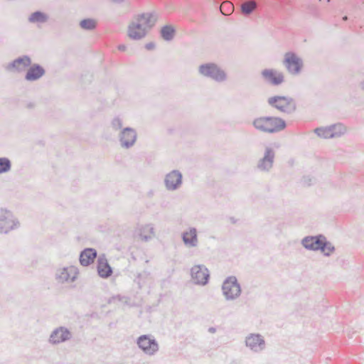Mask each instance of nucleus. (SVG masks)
<instances>
[{
  "label": "nucleus",
  "mask_w": 364,
  "mask_h": 364,
  "mask_svg": "<svg viewBox=\"0 0 364 364\" xmlns=\"http://www.w3.org/2000/svg\"><path fill=\"white\" fill-rule=\"evenodd\" d=\"M253 127L258 132L267 134H275L285 129V120L279 117L263 116L252 120Z\"/></svg>",
  "instance_id": "nucleus-1"
},
{
  "label": "nucleus",
  "mask_w": 364,
  "mask_h": 364,
  "mask_svg": "<svg viewBox=\"0 0 364 364\" xmlns=\"http://www.w3.org/2000/svg\"><path fill=\"white\" fill-rule=\"evenodd\" d=\"M301 244L308 250L321 251L326 257H329L336 250L334 245L322 234L306 236Z\"/></svg>",
  "instance_id": "nucleus-2"
},
{
  "label": "nucleus",
  "mask_w": 364,
  "mask_h": 364,
  "mask_svg": "<svg viewBox=\"0 0 364 364\" xmlns=\"http://www.w3.org/2000/svg\"><path fill=\"white\" fill-rule=\"evenodd\" d=\"M198 73L203 77L210 79L216 82H223L228 79L226 72L215 63L200 65Z\"/></svg>",
  "instance_id": "nucleus-3"
},
{
  "label": "nucleus",
  "mask_w": 364,
  "mask_h": 364,
  "mask_svg": "<svg viewBox=\"0 0 364 364\" xmlns=\"http://www.w3.org/2000/svg\"><path fill=\"white\" fill-rule=\"evenodd\" d=\"M268 105L287 114H291L296 110V102L291 97L274 95L267 100Z\"/></svg>",
  "instance_id": "nucleus-4"
},
{
  "label": "nucleus",
  "mask_w": 364,
  "mask_h": 364,
  "mask_svg": "<svg viewBox=\"0 0 364 364\" xmlns=\"http://www.w3.org/2000/svg\"><path fill=\"white\" fill-rule=\"evenodd\" d=\"M222 291L227 301H233L237 299L241 294V287L236 277H227L223 283Z\"/></svg>",
  "instance_id": "nucleus-5"
},
{
  "label": "nucleus",
  "mask_w": 364,
  "mask_h": 364,
  "mask_svg": "<svg viewBox=\"0 0 364 364\" xmlns=\"http://www.w3.org/2000/svg\"><path fill=\"white\" fill-rule=\"evenodd\" d=\"M136 343L138 348L146 355H154L159 350V345L151 334H144L136 338Z\"/></svg>",
  "instance_id": "nucleus-6"
},
{
  "label": "nucleus",
  "mask_w": 364,
  "mask_h": 364,
  "mask_svg": "<svg viewBox=\"0 0 364 364\" xmlns=\"http://www.w3.org/2000/svg\"><path fill=\"white\" fill-rule=\"evenodd\" d=\"M283 65L289 74L298 75L301 72L304 62L295 53L287 52L284 54Z\"/></svg>",
  "instance_id": "nucleus-7"
},
{
  "label": "nucleus",
  "mask_w": 364,
  "mask_h": 364,
  "mask_svg": "<svg viewBox=\"0 0 364 364\" xmlns=\"http://www.w3.org/2000/svg\"><path fill=\"white\" fill-rule=\"evenodd\" d=\"M20 224L9 210H1L0 213V233L7 234L17 229Z\"/></svg>",
  "instance_id": "nucleus-8"
},
{
  "label": "nucleus",
  "mask_w": 364,
  "mask_h": 364,
  "mask_svg": "<svg viewBox=\"0 0 364 364\" xmlns=\"http://www.w3.org/2000/svg\"><path fill=\"white\" fill-rule=\"evenodd\" d=\"M148 33V30L142 23L141 19H138V15L134 17L127 27L128 37L134 41H139L144 38Z\"/></svg>",
  "instance_id": "nucleus-9"
},
{
  "label": "nucleus",
  "mask_w": 364,
  "mask_h": 364,
  "mask_svg": "<svg viewBox=\"0 0 364 364\" xmlns=\"http://www.w3.org/2000/svg\"><path fill=\"white\" fill-rule=\"evenodd\" d=\"M275 159V151L271 146H266L263 156L258 160L257 168L265 173H269L273 168Z\"/></svg>",
  "instance_id": "nucleus-10"
},
{
  "label": "nucleus",
  "mask_w": 364,
  "mask_h": 364,
  "mask_svg": "<svg viewBox=\"0 0 364 364\" xmlns=\"http://www.w3.org/2000/svg\"><path fill=\"white\" fill-rule=\"evenodd\" d=\"M73 338L72 332L65 326H58L53 330L48 343L56 346L70 341Z\"/></svg>",
  "instance_id": "nucleus-11"
},
{
  "label": "nucleus",
  "mask_w": 364,
  "mask_h": 364,
  "mask_svg": "<svg viewBox=\"0 0 364 364\" xmlns=\"http://www.w3.org/2000/svg\"><path fill=\"white\" fill-rule=\"evenodd\" d=\"M137 139L136 131L132 127L123 128L118 134V139L122 148L129 149L136 143Z\"/></svg>",
  "instance_id": "nucleus-12"
},
{
  "label": "nucleus",
  "mask_w": 364,
  "mask_h": 364,
  "mask_svg": "<svg viewBox=\"0 0 364 364\" xmlns=\"http://www.w3.org/2000/svg\"><path fill=\"white\" fill-rule=\"evenodd\" d=\"M191 276L194 284L202 286L207 284L210 279L209 270L203 264L194 265L191 269Z\"/></svg>",
  "instance_id": "nucleus-13"
},
{
  "label": "nucleus",
  "mask_w": 364,
  "mask_h": 364,
  "mask_svg": "<svg viewBox=\"0 0 364 364\" xmlns=\"http://www.w3.org/2000/svg\"><path fill=\"white\" fill-rule=\"evenodd\" d=\"M31 65V58L27 55H21L5 66V70L12 73H22Z\"/></svg>",
  "instance_id": "nucleus-14"
},
{
  "label": "nucleus",
  "mask_w": 364,
  "mask_h": 364,
  "mask_svg": "<svg viewBox=\"0 0 364 364\" xmlns=\"http://www.w3.org/2000/svg\"><path fill=\"white\" fill-rule=\"evenodd\" d=\"M245 346L254 353H260L266 348V343L261 334L250 333L245 338Z\"/></svg>",
  "instance_id": "nucleus-15"
},
{
  "label": "nucleus",
  "mask_w": 364,
  "mask_h": 364,
  "mask_svg": "<svg viewBox=\"0 0 364 364\" xmlns=\"http://www.w3.org/2000/svg\"><path fill=\"white\" fill-rule=\"evenodd\" d=\"M77 269L74 266H70L57 269L55 279L60 283L73 282L77 279Z\"/></svg>",
  "instance_id": "nucleus-16"
},
{
  "label": "nucleus",
  "mask_w": 364,
  "mask_h": 364,
  "mask_svg": "<svg viewBox=\"0 0 364 364\" xmlns=\"http://www.w3.org/2000/svg\"><path fill=\"white\" fill-rule=\"evenodd\" d=\"M261 76L266 82L274 86H278L284 81V74L274 69H264L262 70Z\"/></svg>",
  "instance_id": "nucleus-17"
},
{
  "label": "nucleus",
  "mask_w": 364,
  "mask_h": 364,
  "mask_svg": "<svg viewBox=\"0 0 364 364\" xmlns=\"http://www.w3.org/2000/svg\"><path fill=\"white\" fill-rule=\"evenodd\" d=\"M182 173L178 170H173L165 176L164 183L168 191H176L182 184Z\"/></svg>",
  "instance_id": "nucleus-18"
},
{
  "label": "nucleus",
  "mask_w": 364,
  "mask_h": 364,
  "mask_svg": "<svg viewBox=\"0 0 364 364\" xmlns=\"http://www.w3.org/2000/svg\"><path fill=\"white\" fill-rule=\"evenodd\" d=\"M182 240L187 247H196L198 246V233L196 228H190L188 230L184 231L181 234Z\"/></svg>",
  "instance_id": "nucleus-19"
},
{
  "label": "nucleus",
  "mask_w": 364,
  "mask_h": 364,
  "mask_svg": "<svg viewBox=\"0 0 364 364\" xmlns=\"http://www.w3.org/2000/svg\"><path fill=\"white\" fill-rule=\"evenodd\" d=\"M46 73L45 69L39 64L31 65L25 75V80L33 82L39 80Z\"/></svg>",
  "instance_id": "nucleus-20"
},
{
  "label": "nucleus",
  "mask_w": 364,
  "mask_h": 364,
  "mask_svg": "<svg viewBox=\"0 0 364 364\" xmlns=\"http://www.w3.org/2000/svg\"><path fill=\"white\" fill-rule=\"evenodd\" d=\"M97 273L102 278L106 279L112 274V269L105 257H99L97 259Z\"/></svg>",
  "instance_id": "nucleus-21"
},
{
  "label": "nucleus",
  "mask_w": 364,
  "mask_h": 364,
  "mask_svg": "<svg viewBox=\"0 0 364 364\" xmlns=\"http://www.w3.org/2000/svg\"><path fill=\"white\" fill-rule=\"evenodd\" d=\"M97 257V251L92 248H85L81 252L79 257L80 263L84 267L92 264Z\"/></svg>",
  "instance_id": "nucleus-22"
},
{
  "label": "nucleus",
  "mask_w": 364,
  "mask_h": 364,
  "mask_svg": "<svg viewBox=\"0 0 364 364\" xmlns=\"http://www.w3.org/2000/svg\"><path fill=\"white\" fill-rule=\"evenodd\" d=\"M48 20L49 16L41 11L33 12L28 18L29 23L36 24L38 27H40L41 25L47 23Z\"/></svg>",
  "instance_id": "nucleus-23"
},
{
  "label": "nucleus",
  "mask_w": 364,
  "mask_h": 364,
  "mask_svg": "<svg viewBox=\"0 0 364 364\" xmlns=\"http://www.w3.org/2000/svg\"><path fill=\"white\" fill-rule=\"evenodd\" d=\"M138 19L141 20L143 25L149 31L155 25L157 21V16L154 13L151 12L142 13L138 14Z\"/></svg>",
  "instance_id": "nucleus-24"
},
{
  "label": "nucleus",
  "mask_w": 364,
  "mask_h": 364,
  "mask_svg": "<svg viewBox=\"0 0 364 364\" xmlns=\"http://www.w3.org/2000/svg\"><path fill=\"white\" fill-rule=\"evenodd\" d=\"M176 33V28L173 25L166 24L160 30L161 38L166 41H171Z\"/></svg>",
  "instance_id": "nucleus-25"
},
{
  "label": "nucleus",
  "mask_w": 364,
  "mask_h": 364,
  "mask_svg": "<svg viewBox=\"0 0 364 364\" xmlns=\"http://www.w3.org/2000/svg\"><path fill=\"white\" fill-rule=\"evenodd\" d=\"M258 7L255 0H246L241 4L240 9L244 16H249L252 14Z\"/></svg>",
  "instance_id": "nucleus-26"
},
{
  "label": "nucleus",
  "mask_w": 364,
  "mask_h": 364,
  "mask_svg": "<svg viewBox=\"0 0 364 364\" xmlns=\"http://www.w3.org/2000/svg\"><path fill=\"white\" fill-rule=\"evenodd\" d=\"M154 235V227L149 224L142 228L140 232L141 238L144 241H149Z\"/></svg>",
  "instance_id": "nucleus-27"
},
{
  "label": "nucleus",
  "mask_w": 364,
  "mask_h": 364,
  "mask_svg": "<svg viewBox=\"0 0 364 364\" xmlns=\"http://www.w3.org/2000/svg\"><path fill=\"white\" fill-rule=\"evenodd\" d=\"M318 136L323 139L333 138V133L331 129V125L326 127H318L314 130Z\"/></svg>",
  "instance_id": "nucleus-28"
},
{
  "label": "nucleus",
  "mask_w": 364,
  "mask_h": 364,
  "mask_svg": "<svg viewBox=\"0 0 364 364\" xmlns=\"http://www.w3.org/2000/svg\"><path fill=\"white\" fill-rule=\"evenodd\" d=\"M80 26L85 31H93L97 27V21L93 18H84L80 21Z\"/></svg>",
  "instance_id": "nucleus-29"
},
{
  "label": "nucleus",
  "mask_w": 364,
  "mask_h": 364,
  "mask_svg": "<svg viewBox=\"0 0 364 364\" xmlns=\"http://www.w3.org/2000/svg\"><path fill=\"white\" fill-rule=\"evenodd\" d=\"M331 129L333 133V138L341 137L347 131L346 127L341 123L331 125Z\"/></svg>",
  "instance_id": "nucleus-30"
},
{
  "label": "nucleus",
  "mask_w": 364,
  "mask_h": 364,
  "mask_svg": "<svg viewBox=\"0 0 364 364\" xmlns=\"http://www.w3.org/2000/svg\"><path fill=\"white\" fill-rule=\"evenodd\" d=\"M11 169V160L7 157H0V174L8 173Z\"/></svg>",
  "instance_id": "nucleus-31"
},
{
  "label": "nucleus",
  "mask_w": 364,
  "mask_h": 364,
  "mask_svg": "<svg viewBox=\"0 0 364 364\" xmlns=\"http://www.w3.org/2000/svg\"><path fill=\"white\" fill-rule=\"evenodd\" d=\"M110 127L114 132H120L123 129L122 119L119 116L114 117L110 122Z\"/></svg>",
  "instance_id": "nucleus-32"
},
{
  "label": "nucleus",
  "mask_w": 364,
  "mask_h": 364,
  "mask_svg": "<svg viewBox=\"0 0 364 364\" xmlns=\"http://www.w3.org/2000/svg\"><path fill=\"white\" fill-rule=\"evenodd\" d=\"M315 178L311 176H304L301 179V183L305 186H310L315 183Z\"/></svg>",
  "instance_id": "nucleus-33"
},
{
  "label": "nucleus",
  "mask_w": 364,
  "mask_h": 364,
  "mask_svg": "<svg viewBox=\"0 0 364 364\" xmlns=\"http://www.w3.org/2000/svg\"><path fill=\"white\" fill-rule=\"evenodd\" d=\"M228 6V7H230V8H232V5H231L229 2H225V3H224V4L220 6V11H221V13H222L223 15H228V14L225 13V12L223 11V8H224L225 6Z\"/></svg>",
  "instance_id": "nucleus-34"
},
{
  "label": "nucleus",
  "mask_w": 364,
  "mask_h": 364,
  "mask_svg": "<svg viewBox=\"0 0 364 364\" xmlns=\"http://www.w3.org/2000/svg\"><path fill=\"white\" fill-rule=\"evenodd\" d=\"M146 49L150 50L155 48V43L153 42L148 43L145 45Z\"/></svg>",
  "instance_id": "nucleus-35"
},
{
  "label": "nucleus",
  "mask_w": 364,
  "mask_h": 364,
  "mask_svg": "<svg viewBox=\"0 0 364 364\" xmlns=\"http://www.w3.org/2000/svg\"><path fill=\"white\" fill-rule=\"evenodd\" d=\"M26 107L28 109H33L35 107V103L34 102H28L26 104Z\"/></svg>",
  "instance_id": "nucleus-36"
},
{
  "label": "nucleus",
  "mask_w": 364,
  "mask_h": 364,
  "mask_svg": "<svg viewBox=\"0 0 364 364\" xmlns=\"http://www.w3.org/2000/svg\"><path fill=\"white\" fill-rule=\"evenodd\" d=\"M127 49V46L124 44L118 46V50L120 51H124Z\"/></svg>",
  "instance_id": "nucleus-37"
},
{
  "label": "nucleus",
  "mask_w": 364,
  "mask_h": 364,
  "mask_svg": "<svg viewBox=\"0 0 364 364\" xmlns=\"http://www.w3.org/2000/svg\"><path fill=\"white\" fill-rule=\"evenodd\" d=\"M208 331H209L210 333H215V331H216V328H214V327H210V328H208Z\"/></svg>",
  "instance_id": "nucleus-38"
},
{
  "label": "nucleus",
  "mask_w": 364,
  "mask_h": 364,
  "mask_svg": "<svg viewBox=\"0 0 364 364\" xmlns=\"http://www.w3.org/2000/svg\"><path fill=\"white\" fill-rule=\"evenodd\" d=\"M360 87L362 90L364 91V80H363L362 82H360Z\"/></svg>",
  "instance_id": "nucleus-39"
},
{
  "label": "nucleus",
  "mask_w": 364,
  "mask_h": 364,
  "mask_svg": "<svg viewBox=\"0 0 364 364\" xmlns=\"http://www.w3.org/2000/svg\"><path fill=\"white\" fill-rule=\"evenodd\" d=\"M112 1L114 3L119 4V3L124 1L125 0H112Z\"/></svg>",
  "instance_id": "nucleus-40"
},
{
  "label": "nucleus",
  "mask_w": 364,
  "mask_h": 364,
  "mask_svg": "<svg viewBox=\"0 0 364 364\" xmlns=\"http://www.w3.org/2000/svg\"><path fill=\"white\" fill-rule=\"evenodd\" d=\"M347 19H348V16H345L343 17V21H347Z\"/></svg>",
  "instance_id": "nucleus-41"
}]
</instances>
